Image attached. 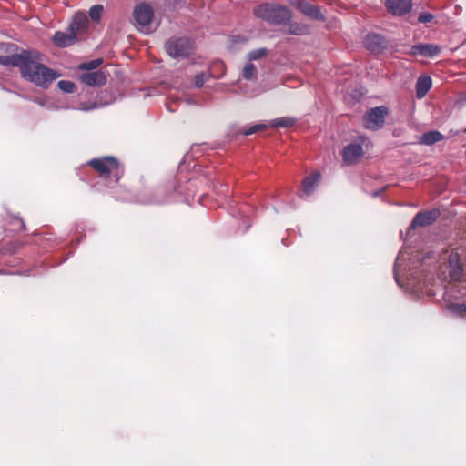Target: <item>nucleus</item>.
Segmentation results:
<instances>
[{"label":"nucleus","mask_w":466,"mask_h":466,"mask_svg":"<svg viewBox=\"0 0 466 466\" xmlns=\"http://www.w3.org/2000/svg\"><path fill=\"white\" fill-rule=\"evenodd\" d=\"M39 61L40 54L37 51H23L13 56L12 65L20 67L24 78L36 86L46 87L58 78L60 74Z\"/></svg>","instance_id":"obj_1"},{"label":"nucleus","mask_w":466,"mask_h":466,"mask_svg":"<svg viewBox=\"0 0 466 466\" xmlns=\"http://www.w3.org/2000/svg\"><path fill=\"white\" fill-rule=\"evenodd\" d=\"M253 15L259 19L274 25H286L291 19V12L285 6L264 3L253 9Z\"/></svg>","instance_id":"obj_2"},{"label":"nucleus","mask_w":466,"mask_h":466,"mask_svg":"<svg viewBox=\"0 0 466 466\" xmlns=\"http://www.w3.org/2000/svg\"><path fill=\"white\" fill-rule=\"evenodd\" d=\"M88 165L97 171L103 178L112 177L114 182H117L122 176V171L119 168L118 161L111 157L93 159L89 161Z\"/></svg>","instance_id":"obj_3"},{"label":"nucleus","mask_w":466,"mask_h":466,"mask_svg":"<svg viewBox=\"0 0 466 466\" xmlns=\"http://www.w3.org/2000/svg\"><path fill=\"white\" fill-rule=\"evenodd\" d=\"M133 17L140 29L145 33H148L150 24L154 17L152 6L147 3L137 5L133 11Z\"/></svg>","instance_id":"obj_4"},{"label":"nucleus","mask_w":466,"mask_h":466,"mask_svg":"<svg viewBox=\"0 0 466 466\" xmlns=\"http://www.w3.org/2000/svg\"><path fill=\"white\" fill-rule=\"evenodd\" d=\"M166 50L173 57H187L193 49V44L188 38L170 39L165 45Z\"/></svg>","instance_id":"obj_5"},{"label":"nucleus","mask_w":466,"mask_h":466,"mask_svg":"<svg viewBox=\"0 0 466 466\" xmlns=\"http://www.w3.org/2000/svg\"><path fill=\"white\" fill-rule=\"evenodd\" d=\"M388 114V109L384 106H377L370 109L364 116V126L368 129H379L382 127L385 122V116Z\"/></svg>","instance_id":"obj_6"},{"label":"nucleus","mask_w":466,"mask_h":466,"mask_svg":"<svg viewBox=\"0 0 466 466\" xmlns=\"http://www.w3.org/2000/svg\"><path fill=\"white\" fill-rule=\"evenodd\" d=\"M441 52L439 46L435 44H418L411 47L410 54L413 56H421L424 57L437 56Z\"/></svg>","instance_id":"obj_7"},{"label":"nucleus","mask_w":466,"mask_h":466,"mask_svg":"<svg viewBox=\"0 0 466 466\" xmlns=\"http://www.w3.org/2000/svg\"><path fill=\"white\" fill-rule=\"evenodd\" d=\"M388 10L395 15H402L410 11L411 0H386Z\"/></svg>","instance_id":"obj_8"},{"label":"nucleus","mask_w":466,"mask_h":466,"mask_svg":"<svg viewBox=\"0 0 466 466\" xmlns=\"http://www.w3.org/2000/svg\"><path fill=\"white\" fill-rule=\"evenodd\" d=\"M439 216V212L436 210L420 212L413 218L410 228H415L417 227H425L434 222Z\"/></svg>","instance_id":"obj_9"},{"label":"nucleus","mask_w":466,"mask_h":466,"mask_svg":"<svg viewBox=\"0 0 466 466\" xmlns=\"http://www.w3.org/2000/svg\"><path fill=\"white\" fill-rule=\"evenodd\" d=\"M363 149L359 144H350L347 146L342 153L343 161L347 165H351L357 162V160L362 156Z\"/></svg>","instance_id":"obj_10"},{"label":"nucleus","mask_w":466,"mask_h":466,"mask_svg":"<svg viewBox=\"0 0 466 466\" xmlns=\"http://www.w3.org/2000/svg\"><path fill=\"white\" fill-rule=\"evenodd\" d=\"M297 7L303 15L311 19L320 21L325 19L324 15L317 5H311L306 1H300L298 3Z\"/></svg>","instance_id":"obj_11"},{"label":"nucleus","mask_w":466,"mask_h":466,"mask_svg":"<svg viewBox=\"0 0 466 466\" xmlns=\"http://www.w3.org/2000/svg\"><path fill=\"white\" fill-rule=\"evenodd\" d=\"M81 81L87 86H103L106 82V75L101 71L88 72L81 76Z\"/></svg>","instance_id":"obj_12"},{"label":"nucleus","mask_w":466,"mask_h":466,"mask_svg":"<svg viewBox=\"0 0 466 466\" xmlns=\"http://www.w3.org/2000/svg\"><path fill=\"white\" fill-rule=\"evenodd\" d=\"M76 40V35L69 29L68 33L56 32L53 36L54 43L59 47H66L73 45Z\"/></svg>","instance_id":"obj_13"},{"label":"nucleus","mask_w":466,"mask_h":466,"mask_svg":"<svg viewBox=\"0 0 466 466\" xmlns=\"http://www.w3.org/2000/svg\"><path fill=\"white\" fill-rule=\"evenodd\" d=\"M321 174L318 171L311 173L306 177L302 181V190L307 196H310L320 181Z\"/></svg>","instance_id":"obj_14"},{"label":"nucleus","mask_w":466,"mask_h":466,"mask_svg":"<svg viewBox=\"0 0 466 466\" xmlns=\"http://www.w3.org/2000/svg\"><path fill=\"white\" fill-rule=\"evenodd\" d=\"M365 46L372 53H378L385 46V41L380 35H368L365 39Z\"/></svg>","instance_id":"obj_15"},{"label":"nucleus","mask_w":466,"mask_h":466,"mask_svg":"<svg viewBox=\"0 0 466 466\" xmlns=\"http://www.w3.org/2000/svg\"><path fill=\"white\" fill-rule=\"evenodd\" d=\"M87 25L88 20L86 15L85 13H77L75 15L69 29L77 35V33L84 31L87 27Z\"/></svg>","instance_id":"obj_16"},{"label":"nucleus","mask_w":466,"mask_h":466,"mask_svg":"<svg viewBox=\"0 0 466 466\" xmlns=\"http://www.w3.org/2000/svg\"><path fill=\"white\" fill-rule=\"evenodd\" d=\"M432 85L431 78L428 76H420L416 83V90L418 98L425 96L427 92L431 89Z\"/></svg>","instance_id":"obj_17"},{"label":"nucleus","mask_w":466,"mask_h":466,"mask_svg":"<svg viewBox=\"0 0 466 466\" xmlns=\"http://www.w3.org/2000/svg\"><path fill=\"white\" fill-rule=\"evenodd\" d=\"M443 139V135L439 131H430L424 133L420 137V143L423 145H432Z\"/></svg>","instance_id":"obj_18"},{"label":"nucleus","mask_w":466,"mask_h":466,"mask_svg":"<svg viewBox=\"0 0 466 466\" xmlns=\"http://www.w3.org/2000/svg\"><path fill=\"white\" fill-rule=\"evenodd\" d=\"M286 24H288L287 32L289 34L300 35H305L309 32V26L304 24H300V23H297V22H290V23L287 22Z\"/></svg>","instance_id":"obj_19"},{"label":"nucleus","mask_w":466,"mask_h":466,"mask_svg":"<svg viewBox=\"0 0 466 466\" xmlns=\"http://www.w3.org/2000/svg\"><path fill=\"white\" fill-rule=\"evenodd\" d=\"M296 123V119L289 116H283L270 121L271 127H289Z\"/></svg>","instance_id":"obj_20"},{"label":"nucleus","mask_w":466,"mask_h":466,"mask_svg":"<svg viewBox=\"0 0 466 466\" xmlns=\"http://www.w3.org/2000/svg\"><path fill=\"white\" fill-rule=\"evenodd\" d=\"M256 67L251 63L247 64L242 70V76L247 80L253 79L256 76Z\"/></svg>","instance_id":"obj_21"},{"label":"nucleus","mask_w":466,"mask_h":466,"mask_svg":"<svg viewBox=\"0 0 466 466\" xmlns=\"http://www.w3.org/2000/svg\"><path fill=\"white\" fill-rule=\"evenodd\" d=\"M450 309L455 315L466 318V304L455 303L450 306Z\"/></svg>","instance_id":"obj_22"},{"label":"nucleus","mask_w":466,"mask_h":466,"mask_svg":"<svg viewBox=\"0 0 466 466\" xmlns=\"http://www.w3.org/2000/svg\"><path fill=\"white\" fill-rule=\"evenodd\" d=\"M104 7L102 5H95L89 10V15L93 21H98L102 15Z\"/></svg>","instance_id":"obj_23"},{"label":"nucleus","mask_w":466,"mask_h":466,"mask_svg":"<svg viewBox=\"0 0 466 466\" xmlns=\"http://www.w3.org/2000/svg\"><path fill=\"white\" fill-rule=\"evenodd\" d=\"M58 87L66 93H73L76 86L73 82L67 80H61L57 83Z\"/></svg>","instance_id":"obj_24"},{"label":"nucleus","mask_w":466,"mask_h":466,"mask_svg":"<svg viewBox=\"0 0 466 466\" xmlns=\"http://www.w3.org/2000/svg\"><path fill=\"white\" fill-rule=\"evenodd\" d=\"M265 128H267V125H265V124H257V125L252 126L249 128L244 129L243 130V134L245 136H249L251 134H254V133H256V132H258L259 130H263Z\"/></svg>","instance_id":"obj_25"},{"label":"nucleus","mask_w":466,"mask_h":466,"mask_svg":"<svg viewBox=\"0 0 466 466\" xmlns=\"http://www.w3.org/2000/svg\"><path fill=\"white\" fill-rule=\"evenodd\" d=\"M266 54H267V50L265 48L256 49V50L251 51L248 54V58L250 60H257V59H259V58L263 57L264 56H266Z\"/></svg>","instance_id":"obj_26"},{"label":"nucleus","mask_w":466,"mask_h":466,"mask_svg":"<svg viewBox=\"0 0 466 466\" xmlns=\"http://www.w3.org/2000/svg\"><path fill=\"white\" fill-rule=\"evenodd\" d=\"M101 63H102L101 59H95V60H92L88 63L82 65L81 68L87 69V70L95 69V68L98 67L101 65Z\"/></svg>","instance_id":"obj_27"},{"label":"nucleus","mask_w":466,"mask_h":466,"mask_svg":"<svg viewBox=\"0 0 466 466\" xmlns=\"http://www.w3.org/2000/svg\"><path fill=\"white\" fill-rule=\"evenodd\" d=\"M208 76L204 73L197 75L195 76V86L197 87H201L204 85V83L208 80Z\"/></svg>","instance_id":"obj_28"},{"label":"nucleus","mask_w":466,"mask_h":466,"mask_svg":"<svg viewBox=\"0 0 466 466\" xmlns=\"http://www.w3.org/2000/svg\"><path fill=\"white\" fill-rule=\"evenodd\" d=\"M433 20V15L430 13L420 14L418 17L420 23H429Z\"/></svg>","instance_id":"obj_29"},{"label":"nucleus","mask_w":466,"mask_h":466,"mask_svg":"<svg viewBox=\"0 0 466 466\" xmlns=\"http://www.w3.org/2000/svg\"><path fill=\"white\" fill-rule=\"evenodd\" d=\"M462 268L461 266L456 267L452 272H451V277L454 280H458L461 278Z\"/></svg>","instance_id":"obj_30"},{"label":"nucleus","mask_w":466,"mask_h":466,"mask_svg":"<svg viewBox=\"0 0 466 466\" xmlns=\"http://www.w3.org/2000/svg\"><path fill=\"white\" fill-rule=\"evenodd\" d=\"M13 56H2L0 55V64H3V65H7V64H12V59H13Z\"/></svg>","instance_id":"obj_31"},{"label":"nucleus","mask_w":466,"mask_h":466,"mask_svg":"<svg viewBox=\"0 0 466 466\" xmlns=\"http://www.w3.org/2000/svg\"><path fill=\"white\" fill-rule=\"evenodd\" d=\"M450 265L457 264L458 263V255L457 254H451L450 257Z\"/></svg>","instance_id":"obj_32"},{"label":"nucleus","mask_w":466,"mask_h":466,"mask_svg":"<svg viewBox=\"0 0 466 466\" xmlns=\"http://www.w3.org/2000/svg\"><path fill=\"white\" fill-rule=\"evenodd\" d=\"M172 4H177L179 0H169Z\"/></svg>","instance_id":"obj_33"}]
</instances>
